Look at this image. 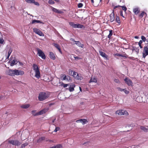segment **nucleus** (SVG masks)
<instances>
[{
	"mask_svg": "<svg viewBox=\"0 0 148 148\" xmlns=\"http://www.w3.org/2000/svg\"><path fill=\"white\" fill-rule=\"evenodd\" d=\"M49 96V95L48 93L42 92L39 94L38 98L39 101H42L47 99Z\"/></svg>",
	"mask_w": 148,
	"mask_h": 148,
	"instance_id": "nucleus-1",
	"label": "nucleus"
},
{
	"mask_svg": "<svg viewBox=\"0 0 148 148\" xmlns=\"http://www.w3.org/2000/svg\"><path fill=\"white\" fill-rule=\"evenodd\" d=\"M33 70L35 73V77L38 79L40 77V74L39 71V69L38 66L36 64H33Z\"/></svg>",
	"mask_w": 148,
	"mask_h": 148,
	"instance_id": "nucleus-2",
	"label": "nucleus"
},
{
	"mask_svg": "<svg viewBox=\"0 0 148 148\" xmlns=\"http://www.w3.org/2000/svg\"><path fill=\"white\" fill-rule=\"evenodd\" d=\"M8 142L9 144L17 146H19L21 144V143L17 140H9Z\"/></svg>",
	"mask_w": 148,
	"mask_h": 148,
	"instance_id": "nucleus-3",
	"label": "nucleus"
},
{
	"mask_svg": "<svg viewBox=\"0 0 148 148\" xmlns=\"http://www.w3.org/2000/svg\"><path fill=\"white\" fill-rule=\"evenodd\" d=\"M37 54L40 57L43 59H45L46 58V57L44 53L39 48L37 49Z\"/></svg>",
	"mask_w": 148,
	"mask_h": 148,
	"instance_id": "nucleus-4",
	"label": "nucleus"
},
{
	"mask_svg": "<svg viewBox=\"0 0 148 148\" xmlns=\"http://www.w3.org/2000/svg\"><path fill=\"white\" fill-rule=\"evenodd\" d=\"M148 55V45L144 47L143 53V57L145 58Z\"/></svg>",
	"mask_w": 148,
	"mask_h": 148,
	"instance_id": "nucleus-5",
	"label": "nucleus"
},
{
	"mask_svg": "<svg viewBox=\"0 0 148 148\" xmlns=\"http://www.w3.org/2000/svg\"><path fill=\"white\" fill-rule=\"evenodd\" d=\"M125 83L128 86H132L133 83L132 80L128 77H126L124 79Z\"/></svg>",
	"mask_w": 148,
	"mask_h": 148,
	"instance_id": "nucleus-6",
	"label": "nucleus"
},
{
	"mask_svg": "<svg viewBox=\"0 0 148 148\" xmlns=\"http://www.w3.org/2000/svg\"><path fill=\"white\" fill-rule=\"evenodd\" d=\"M33 31L36 34H38L40 36H44V34L39 29L37 28H34Z\"/></svg>",
	"mask_w": 148,
	"mask_h": 148,
	"instance_id": "nucleus-7",
	"label": "nucleus"
},
{
	"mask_svg": "<svg viewBox=\"0 0 148 148\" xmlns=\"http://www.w3.org/2000/svg\"><path fill=\"white\" fill-rule=\"evenodd\" d=\"M16 69H10L7 72V74L11 76H14L15 75Z\"/></svg>",
	"mask_w": 148,
	"mask_h": 148,
	"instance_id": "nucleus-8",
	"label": "nucleus"
},
{
	"mask_svg": "<svg viewBox=\"0 0 148 148\" xmlns=\"http://www.w3.org/2000/svg\"><path fill=\"white\" fill-rule=\"evenodd\" d=\"M48 108H45L43 110L40 111L38 112H37V114H36V115H39L42 114L44 113H45V112H47L48 111Z\"/></svg>",
	"mask_w": 148,
	"mask_h": 148,
	"instance_id": "nucleus-9",
	"label": "nucleus"
},
{
	"mask_svg": "<svg viewBox=\"0 0 148 148\" xmlns=\"http://www.w3.org/2000/svg\"><path fill=\"white\" fill-rule=\"evenodd\" d=\"M115 20L114 11L113 10L112 12L110 15V21L111 22H112Z\"/></svg>",
	"mask_w": 148,
	"mask_h": 148,
	"instance_id": "nucleus-10",
	"label": "nucleus"
},
{
	"mask_svg": "<svg viewBox=\"0 0 148 148\" xmlns=\"http://www.w3.org/2000/svg\"><path fill=\"white\" fill-rule=\"evenodd\" d=\"M15 75H23L24 72V71L21 70H18L16 69Z\"/></svg>",
	"mask_w": 148,
	"mask_h": 148,
	"instance_id": "nucleus-11",
	"label": "nucleus"
},
{
	"mask_svg": "<svg viewBox=\"0 0 148 148\" xmlns=\"http://www.w3.org/2000/svg\"><path fill=\"white\" fill-rule=\"evenodd\" d=\"M52 45L58 49L60 53L61 54L62 53V51L60 46L58 44L54 43L52 44Z\"/></svg>",
	"mask_w": 148,
	"mask_h": 148,
	"instance_id": "nucleus-12",
	"label": "nucleus"
},
{
	"mask_svg": "<svg viewBox=\"0 0 148 148\" xmlns=\"http://www.w3.org/2000/svg\"><path fill=\"white\" fill-rule=\"evenodd\" d=\"M99 53L101 56L105 58L107 60H108V56L105 53L100 51H99Z\"/></svg>",
	"mask_w": 148,
	"mask_h": 148,
	"instance_id": "nucleus-13",
	"label": "nucleus"
},
{
	"mask_svg": "<svg viewBox=\"0 0 148 148\" xmlns=\"http://www.w3.org/2000/svg\"><path fill=\"white\" fill-rule=\"evenodd\" d=\"M140 10V8L137 7L133 8V11L135 14L137 15L139 13Z\"/></svg>",
	"mask_w": 148,
	"mask_h": 148,
	"instance_id": "nucleus-14",
	"label": "nucleus"
},
{
	"mask_svg": "<svg viewBox=\"0 0 148 148\" xmlns=\"http://www.w3.org/2000/svg\"><path fill=\"white\" fill-rule=\"evenodd\" d=\"M52 10L53 12L58 14H62L63 13V11L53 7H52Z\"/></svg>",
	"mask_w": 148,
	"mask_h": 148,
	"instance_id": "nucleus-15",
	"label": "nucleus"
},
{
	"mask_svg": "<svg viewBox=\"0 0 148 148\" xmlns=\"http://www.w3.org/2000/svg\"><path fill=\"white\" fill-rule=\"evenodd\" d=\"M76 122L79 123L81 122L82 123L83 125L85 124L86 122H88V121L86 119H80L79 120H77L76 121Z\"/></svg>",
	"mask_w": 148,
	"mask_h": 148,
	"instance_id": "nucleus-16",
	"label": "nucleus"
},
{
	"mask_svg": "<svg viewBox=\"0 0 148 148\" xmlns=\"http://www.w3.org/2000/svg\"><path fill=\"white\" fill-rule=\"evenodd\" d=\"M75 44L79 47L83 48L84 47V45L82 44L79 41H75Z\"/></svg>",
	"mask_w": 148,
	"mask_h": 148,
	"instance_id": "nucleus-17",
	"label": "nucleus"
},
{
	"mask_svg": "<svg viewBox=\"0 0 148 148\" xmlns=\"http://www.w3.org/2000/svg\"><path fill=\"white\" fill-rule=\"evenodd\" d=\"M62 79L63 80H68L71 79V78L69 76H66V75H63L61 77V78H62Z\"/></svg>",
	"mask_w": 148,
	"mask_h": 148,
	"instance_id": "nucleus-18",
	"label": "nucleus"
},
{
	"mask_svg": "<svg viewBox=\"0 0 148 148\" xmlns=\"http://www.w3.org/2000/svg\"><path fill=\"white\" fill-rule=\"evenodd\" d=\"M124 111V110H117L116 112V114H118L119 115H123V112Z\"/></svg>",
	"mask_w": 148,
	"mask_h": 148,
	"instance_id": "nucleus-19",
	"label": "nucleus"
},
{
	"mask_svg": "<svg viewBox=\"0 0 148 148\" xmlns=\"http://www.w3.org/2000/svg\"><path fill=\"white\" fill-rule=\"evenodd\" d=\"M75 87V85L74 84H71L69 88V91L70 92H72L74 90V88Z\"/></svg>",
	"mask_w": 148,
	"mask_h": 148,
	"instance_id": "nucleus-20",
	"label": "nucleus"
},
{
	"mask_svg": "<svg viewBox=\"0 0 148 148\" xmlns=\"http://www.w3.org/2000/svg\"><path fill=\"white\" fill-rule=\"evenodd\" d=\"M50 58L51 59L54 60L56 59V57L54 53L52 52H50L49 53Z\"/></svg>",
	"mask_w": 148,
	"mask_h": 148,
	"instance_id": "nucleus-21",
	"label": "nucleus"
},
{
	"mask_svg": "<svg viewBox=\"0 0 148 148\" xmlns=\"http://www.w3.org/2000/svg\"><path fill=\"white\" fill-rule=\"evenodd\" d=\"M18 62L17 60H15V59L13 60L10 62V66H12L16 64Z\"/></svg>",
	"mask_w": 148,
	"mask_h": 148,
	"instance_id": "nucleus-22",
	"label": "nucleus"
},
{
	"mask_svg": "<svg viewBox=\"0 0 148 148\" xmlns=\"http://www.w3.org/2000/svg\"><path fill=\"white\" fill-rule=\"evenodd\" d=\"M69 24L73 28H76L77 24H75L73 22H70L69 23Z\"/></svg>",
	"mask_w": 148,
	"mask_h": 148,
	"instance_id": "nucleus-23",
	"label": "nucleus"
},
{
	"mask_svg": "<svg viewBox=\"0 0 148 148\" xmlns=\"http://www.w3.org/2000/svg\"><path fill=\"white\" fill-rule=\"evenodd\" d=\"M78 80H82L83 79V77L82 76L81 74H78L77 75V77L75 78Z\"/></svg>",
	"mask_w": 148,
	"mask_h": 148,
	"instance_id": "nucleus-24",
	"label": "nucleus"
},
{
	"mask_svg": "<svg viewBox=\"0 0 148 148\" xmlns=\"http://www.w3.org/2000/svg\"><path fill=\"white\" fill-rule=\"evenodd\" d=\"M62 146L61 144H58L56 146H53L49 147V148H62Z\"/></svg>",
	"mask_w": 148,
	"mask_h": 148,
	"instance_id": "nucleus-25",
	"label": "nucleus"
},
{
	"mask_svg": "<svg viewBox=\"0 0 148 148\" xmlns=\"http://www.w3.org/2000/svg\"><path fill=\"white\" fill-rule=\"evenodd\" d=\"M29 104H25L22 105L21 107V108L24 109H27L30 106Z\"/></svg>",
	"mask_w": 148,
	"mask_h": 148,
	"instance_id": "nucleus-26",
	"label": "nucleus"
},
{
	"mask_svg": "<svg viewBox=\"0 0 148 148\" xmlns=\"http://www.w3.org/2000/svg\"><path fill=\"white\" fill-rule=\"evenodd\" d=\"M97 82V79L94 77H92L90 80L89 81V83H91V82H94L96 83Z\"/></svg>",
	"mask_w": 148,
	"mask_h": 148,
	"instance_id": "nucleus-27",
	"label": "nucleus"
},
{
	"mask_svg": "<svg viewBox=\"0 0 148 148\" xmlns=\"http://www.w3.org/2000/svg\"><path fill=\"white\" fill-rule=\"evenodd\" d=\"M115 21L116 22L118 23L119 25H120L121 22L120 18L119 16L117 15H116V16Z\"/></svg>",
	"mask_w": 148,
	"mask_h": 148,
	"instance_id": "nucleus-28",
	"label": "nucleus"
},
{
	"mask_svg": "<svg viewBox=\"0 0 148 148\" xmlns=\"http://www.w3.org/2000/svg\"><path fill=\"white\" fill-rule=\"evenodd\" d=\"M140 129L144 132H147L148 131V128H146L145 127L141 126L140 127Z\"/></svg>",
	"mask_w": 148,
	"mask_h": 148,
	"instance_id": "nucleus-29",
	"label": "nucleus"
},
{
	"mask_svg": "<svg viewBox=\"0 0 148 148\" xmlns=\"http://www.w3.org/2000/svg\"><path fill=\"white\" fill-rule=\"evenodd\" d=\"M85 28V27L83 25H81L80 24H77V25L76 28L82 29L84 28Z\"/></svg>",
	"mask_w": 148,
	"mask_h": 148,
	"instance_id": "nucleus-30",
	"label": "nucleus"
},
{
	"mask_svg": "<svg viewBox=\"0 0 148 148\" xmlns=\"http://www.w3.org/2000/svg\"><path fill=\"white\" fill-rule=\"evenodd\" d=\"M35 23H43L41 21L39 20H36L35 19H34L32 21V23L34 24Z\"/></svg>",
	"mask_w": 148,
	"mask_h": 148,
	"instance_id": "nucleus-31",
	"label": "nucleus"
},
{
	"mask_svg": "<svg viewBox=\"0 0 148 148\" xmlns=\"http://www.w3.org/2000/svg\"><path fill=\"white\" fill-rule=\"evenodd\" d=\"M109 34L108 35V38L110 39L111 37V36H112L113 34V31L112 30H109Z\"/></svg>",
	"mask_w": 148,
	"mask_h": 148,
	"instance_id": "nucleus-32",
	"label": "nucleus"
},
{
	"mask_svg": "<svg viewBox=\"0 0 148 148\" xmlns=\"http://www.w3.org/2000/svg\"><path fill=\"white\" fill-rule=\"evenodd\" d=\"M145 14H146V13L145 12L143 11L139 15L138 17L140 18H142Z\"/></svg>",
	"mask_w": 148,
	"mask_h": 148,
	"instance_id": "nucleus-33",
	"label": "nucleus"
},
{
	"mask_svg": "<svg viewBox=\"0 0 148 148\" xmlns=\"http://www.w3.org/2000/svg\"><path fill=\"white\" fill-rule=\"evenodd\" d=\"M117 55L119 56L125 58H127L128 57V56L126 54H125L124 55V54H119Z\"/></svg>",
	"mask_w": 148,
	"mask_h": 148,
	"instance_id": "nucleus-34",
	"label": "nucleus"
},
{
	"mask_svg": "<svg viewBox=\"0 0 148 148\" xmlns=\"http://www.w3.org/2000/svg\"><path fill=\"white\" fill-rule=\"evenodd\" d=\"M120 7H121L123 10L125 12H126L127 10V8L126 6H121Z\"/></svg>",
	"mask_w": 148,
	"mask_h": 148,
	"instance_id": "nucleus-35",
	"label": "nucleus"
},
{
	"mask_svg": "<svg viewBox=\"0 0 148 148\" xmlns=\"http://www.w3.org/2000/svg\"><path fill=\"white\" fill-rule=\"evenodd\" d=\"M28 145V143H25L22 145L21 148H23V147H25L27 145Z\"/></svg>",
	"mask_w": 148,
	"mask_h": 148,
	"instance_id": "nucleus-36",
	"label": "nucleus"
},
{
	"mask_svg": "<svg viewBox=\"0 0 148 148\" xmlns=\"http://www.w3.org/2000/svg\"><path fill=\"white\" fill-rule=\"evenodd\" d=\"M141 39L142 40V42L143 41L144 42H145L146 40V39L145 36H142L141 37Z\"/></svg>",
	"mask_w": 148,
	"mask_h": 148,
	"instance_id": "nucleus-37",
	"label": "nucleus"
},
{
	"mask_svg": "<svg viewBox=\"0 0 148 148\" xmlns=\"http://www.w3.org/2000/svg\"><path fill=\"white\" fill-rule=\"evenodd\" d=\"M143 42L142 40H140L139 42H138V45L140 48H143V47L141 45V44H142Z\"/></svg>",
	"mask_w": 148,
	"mask_h": 148,
	"instance_id": "nucleus-38",
	"label": "nucleus"
},
{
	"mask_svg": "<svg viewBox=\"0 0 148 148\" xmlns=\"http://www.w3.org/2000/svg\"><path fill=\"white\" fill-rule=\"evenodd\" d=\"M36 112V110H32V114H33V116H38V115H36V114H37V113H35Z\"/></svg>",
	"mask_w": 148,
	"mask_h": 148,
	"instance_id": "nucleus-39",
	"label": "nucleus"
},
{
	"mask_svg": "<svg viewBox=\"0 0 148 148\" xmlns=\"http://www.w3.org/2000/svg\"><path fill=\"white\" fill-rule=\"evenodd\" d=\"M112 7H113L114 8H113V10H115L116 8H119V7H121V6L120 5H117V6H115L113 4H112Z\"/></svg>",
	"mask_w": 148,
	"mask_h": 148,
	"instance_id": "nucleus-40",
	"label": "nucleus"
},
{
	"mask_svg": "<svg viewBox=\"0 0 148 148\" xmlns=\"http://www.w3.org/2000/svg\"><path fill=\"white\" fill-rule=\"evenodd\" d=\"M48 3L50 4H53L54 3V1L52 0H49L48 1Z\"/></svg>",
	"mask_w": 148,
	"mask_h": 148,
	"instance_id": "nucleus-41",
	"label": "nucleus"
},
{
	"mask_svg": "<svg viewBox=\"0 0 148 148\" xmlns=\"http://www.w3.org/2000/svg\"><path fill=\"white\" fill-rule=\"evenodd\" d=\"M25 1L28 3H32L33 1H34V0H25Z\"/></svg>",
	"mask_w": 148,
	"mask_h": 148,
	"instance_id": "nucleus-42",
	"label": "nucleus"
},
{
	"mask_svg": "<svg viewBox=\"0 0 148 148\" xmlns=\"http://www.w3.org/2000/svg\"><path fill=\"white\" fill-rule=\"evenodd\" d=\"M78 73L75 72H73V77L75 78V77H77V75L78 74Z\"/></svg>",
	"mask_w": 148,
	"mask_h": 148,
	"instance_id": "nucleus-43",
	"label": "nucleus"
},
{
	"mask_svg": "<svg viewBox=\"0 0 148 148\" xmlns=\"http://www.w3.org/2000/svg\"><path fill=\"white\" fill-rule=\"evenodd\" d=\"M32 3H34L35 5L38 6H39L40 5L39 3L38 2L35 1L34 0V1H33Z\"/></svg>",
	"mask_w": 148,
	"mask_h": 148,
	"instance_id": "nucleus-44",
	"label": "nucleus"
},
{
	"mask_svg": "<svg viewBox=\"0 0 148 148\" xmlns=\"http://www.w3.org/2000/svg\"><path fill=\"white\" fill-rule=\"evenodd\" d=\"M114 81L115 82L117 83H120V82L119 79H115L114 80Z\"/></svg>",
	"mask_w": 148,
	"mask_h": 148,
	"instance_id": "nucleus-45",
	"label": "nucleus"
},
{
	"mask_svg": "<svg viewBox=\"0 0 148 148\" xmlns=\"http://www.w3.org/2000/svg\"><path fill=\"white\" fill-rule=\"evenodd\" d=\"M83 5V4L82 3H80L78 4L77 6L79 8H81L82 7Z\"/></svg>",
	"mask_w": 148,
	"mask_h": 148,
	"instance_id": "nucleus-46",
	"label": "nucleus"
},
{
	"mask_svg": "<svg viewBox=\"0 0 148 148\" xmlns=\"http://www.w3.org/2000/svg\"><path fill=\"white\" fill-rule=\"evenodd\" d=\"M123 115H128V112L126 110H124V111L123 112Z\"/></svg>",
	"mask_w": 148,
	"mask_h": 148,
	"instance_id": "nucleus-47",
	"label": "nucleus"
},
{
	"mask_svg": "<svg viewBox=\"0 0 148 148\" xmlns=\"http://www.w3.org/2000/svg\"><path fill=\"white\" fill-rule=\"evenodd\" d=\"M120 16H122L124 18H125V17L123 15V12L122 10H121L120 12Z\"/></svg>",
	"mask_w": 148,
	"mask_h": 148,
	"instance_id": "nucleus-48",
	"label": "nucleus"
},
{
	"mask_svg": "<svg viewBox=\"0 0 148 148\" xmlns=\"http://www.w3.org/2000/svg\"><path fill=\"white\" fill-rule=\"evenodd\" d=\"M12 52V49H9V50L8 52V55L9 56H10Z\"/></svg>",
	"mask_w": 148,
	"mask_h": 148,
	"instance_id": "nucleus-49",
	"label": "nucleus"
},
{
	"mask_svg": "<svg viewBox=\"0 0 148 148\" xmlns=\"http://www.w3.org/2000/svg\"><path fill=\"white\" fill-rule=\"evenodd\" d=\"M140 97H137L136 99V101H137L138 102H141V101H139V99H140Z\"/></svg>",
	"mask_w": 148,
	"mask_h": 148,
	"instance_id": "nucleus-50",
	"label": "nucleus"
},
{
	"mask_svg": "<svg viewBox=\"0 0 148 148\" xmlns=\"http://www.w3.org/2000/svg\"><path fill=\"white\" fill-rule=\"evenodd\" d=\"M124 90L123 91L126 94H128L129 93V91L128 90H127L125 89H124Z\"/></svg>",
	"mask_w": 148,
	"mask_h": 148,
	"instance_id": "nucleus-51",
	"label": "nucleus"
},
{
	"mask_svg": "<svg viewBox=\"0 0 148 148\" xmlns=\"http://www.w3.org/2000/svg\"><path fill=\"white\" fill-rule=\"evenodd\" d=\"M117 89L118 90L120 91H123V90H124V89H122L119 87L117 88Z\"/></svg>",
	"mask_w": 148,
	"mask_h": 148,
	"instance_id": "nucleus-52",
	"label": "nucleus"
},
{
	"mask_svg": "<svg viewBox=\"0 0 148 148\" xmlns=\"http://www.w3.org/2000/svg\"><path fill=\"white\" fill-rule=\"evenodd\" d=\"M60 130V128L59 127H56L55 130H54V132H57L59 130Z\"/></svg>",
	"mask_w": 148,
	"mask_h": 148,
	"instance_id": "nucleus-53",
	"label": "nucleus"
},
{
	"mask_svg": "<svg viewBox=\"0 0 148 148\" xmlns=\"http://www.w3.org/2000/svg\"><path fill=\"white\" fill-rule=\"evenodd\" d=\"M64 88H66L68 85V84L63 83L62 84Z\"/></svg>",
	"mask_w": 148,
	"mask_h": 148,
	"instance_id": "nucleus-54",
	"label": "nucleus"
},
{
	"mask_svg": "<svg viewBox=\"0 0 148 148\" xmlns=\"http://www.w3.org/2000/svg\"><path fill=\"white\" fill-rule=\"evenodd\" d=\"M4 42V40L3 39H1L0 40V44H3Z\"/></svg>",
	"mask_w": 148,
	"mask_h": 148,
	"instance_id": "nucleus-55",
	"label": "nucleus"
},
{
	"mask_svg": "<svg viewBox=\"0 0 148 148\" xmlns=\"http://www.w3.org/2000/svg\"><path fill=\"white\" fill-rule=\"evenodd\" d=\"M42 141V140L40 139V138H39L37 140V142L38 143H41Z\"/></svg>",
	"mask_w": 148,
	"mask_h": 148,
	"instance_id": "nucleus-56",
	"label": "nucleus"
},
{
	"mask_svg": "<svg viewBox=\"0 0 148 148\" xmlns=\"http://www.w3.org/2000/svg\"><path fill=\"white\" fill-rule=\"evenodd\" d=\"M42 141L44 140L45 139V137H41V138H40Z\"/></svg>",
	"mask_w": 148,
	"mask_h": 148,
	"instance_id": "nucleus-57",
	"label": "nucleus"
},
{
	"mask_svg": "<svg viewBox=\"0 0 148 148\" xmlns=\"http://www.w3.org/2000/svg\"><path fill=\"white\" fill-rule=\"evenodd\" d=\"M74 58L76 60H79V59H81L79 57H77V56H76V57L74 56Z\"/></svg>",
	"mask_w": 148,
	"mask_h": 148,
	"instance_id": "nucleus-58",
	"label": "nucleus"
},
{
	"mask_svg": "<svg viewBox=\"0 0 148 148\" xmlns=\"http://www.w3.org/2000/svg\"><path fill=\"white\" fill-rule=\"evenodd\" d=\"M135 145H132L131 146V148H135Z\"/></svg>",
	"mask_w": 148,
	"mask_h": 148,
	"instance_id": "nucleus-59",
	"label": "nucleus"
},
{
	"mask_svg": "<svg viewBox=\"0 0 148 148\" xmlns=\"http://www.w3.org/2000/svg\"><path fill=\"white\" fill-rule=\"evenodd\" d=\"M70 40L72 41H73L75 42V41L74 40V39L73 38H71Z\"/></svg>",
	"mask_w": 148,
	"mask_h": 148,
	"instance_id": "nucleus-60",
	"label": "nucleus"
},
{
	"mask_svg": "<svg viewBox=\"0 0 148 148\" xmlns=\"http://www.w3.org/2000/svg\"><path fill=\"white\" fill-rule=\"evenodd\" d=\"M91 3L92 4H93L94 3V0H91Z\"/></svg>",
	"mask_w": 148,
	"mask_h": 148,
	"instance_id": "nucleus-61",
	"label": "nucleus"
},
{
	"mask_svg": "<svg viewBox=\"0 0 148 148\" xmlns=\"http://www.w3.org/2000/svg\"><path fill=\"white\" fill-rule=\"evenodd\" d=\"M55 120H56V119H54L52 120V122L53 123H54V121H55Z\"/></svg>",
	"mask_w": 148,
	"mask_h": 148,
	"instance_id": "nucleus-62",
	"label": "nucleus"
},
{
	"mask_svg": "<svg viewBox=\"0 0 148 148\" xmlns=\"http://www.w3.org/2000/svg\"><path fill=\"white\" fill-rule=\"evenodd\" d=\"M135 38L137 39V38H138V36H135Z\"/></svg>",
	"mask_w": 148,
	"mask_h": 148,
	"instance_id": "nucleus-63",
	"label": "nucleus"
},
{
	"mask_svg": "<svg viewBox=\"0 0 148 148\" xmlns=\"http://www.w3.org/2000/svg\"><path fill=\"white\" fill-rule=\"evenodd\" d=\"M146 41L147 42V43L148 44V38L146 39Z\"/></svg>",
	"mask_w": 148,
	"mask_h": 148,
	"instance_id": "nucleus-64",
	"label": "nucleus"
}]
</instances>
